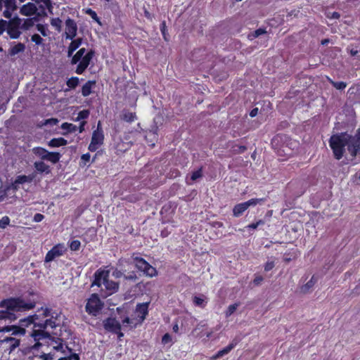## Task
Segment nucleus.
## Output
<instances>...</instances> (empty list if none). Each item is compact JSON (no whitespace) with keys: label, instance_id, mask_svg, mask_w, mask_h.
Here are the masks:
<instances>
[{"label":"nucleus","instance_id":"obj_49","mask_svg":"<svg viewBox=\"0 0 360 360\" xmlns=\"http://www.w3.org/2000/svg\"><path fill=\"white\" fill-rule=\"evenodd\" d=\"M201 176H202V170H201V169H200L193 172V174L191 175V180L195 181L198 179L200 178Z\"/></svg>","mask_w":360,"mask_h":360},{"label":"nucleus","instance_id":"obj_56","mask_svg":"<svg viewBox=\"0 0 360 360\" xmlns=\"http://www.w3.org/2000/svg\"><path fill=\"white\" fill-rule=\"evenodd\" d=\"M122 276H123L122 272L117 269H115V271H113V272L112 274V276L114 277L115 278H120Z\"/></svg>","mask_w":360,"mask_h":360},{"label":"nucleus","instance_id":"obj_23","mask_svg":"<svg viewBox=\"0 0 360 360\" xmlns=\"http://www.w3.org/2000/svg\"><path fill=\"white\" fill-rule=\"evenodd\" d=\"M95 84L96 82L94 81H88L86 82L82 88V96L84 97L89 96L91 94V89Z\"/></svg>","mask_w":360,"mask_h":360},{"label":"nucleus","instance_id":"obj_25","mask_svg":"<svg viewBox=\"0 0 360 360\" xmlns=\"http://www.w3.org/2000/svg\"><path fill=\"white\" fill-rule=\"evenodd\" d=\"M68 143V141L63 138H55L52 139L49 142V146L52 148L59 147L62 146H65Z\"/></svg>","mask_w":360,"mask_h":360},{"label":"nucleus","instance_id":"obj_30","mask_svg":"<svg viewBox=\"0 0 360 360\" xmlns=\"http://www.w3.org/2000/svg\"><path fill=\"white\" fill-rule=\"evenodd\" d=\"M34 165L35 169L39 172H41V173H42V172L49 173V165H47L42 161L35 162Z\"/></svg>","mask_w":360,"mask_h":360},{"label":"nucleus","instance_id":"obj_38","mask_svg":"<svg viewBox=\"0 0 360 360\" xmlns=\"http://www.w3.org/2000/svg\"><path fill=\"white\" fill-rule=\"evenodd\" d=\"M238 306H239V304H238V303H235V304L229 305L227 310L225 312L226 316L229 317L231 315H232L236 311Z\"/></svg>","mask_w":360,"mask_h":360},{"label":"nucleus","instance_id":"obj_2","mask_svg":"<svg viewBox=\"0 0 360 360\" xmlns=\"http://www.w3.org/2000/svg\"><path fill=\"white\" fill-rule=\"evenodd\" d=\"M35 305V302L22 297L4 300L0 302V320L15 321L18 318L15 313L27 311L34 309Z\"/></svg>","mask_w":360,"mask_h":360},{"label":"nucleus","instance_id":"obj_41","mask_svg":"<svg viewBox=\"0 0 360 360\" xmlns=\"http://www.w3.org/2000/svg\"><path fill=\"white\" fill-rule=\"evenodd\" d=\"M89 115V111L88 110H83L80 111L76 118V121L83 120L86 119Z\"/></svg>","mask_w":360,"mask_h":360},{"label":"nucleus","instance_id":"obj_40","mask_svg":"<svg viewBox=\"0 0 360 360\" xmlns=\"http://www.w3.org/2000/svg\"><path fill=\"white\" fill-rule=\"evenodd\" d=\"M266 33V30L264 29L259 28L255 31H254L252 33L250 34L248 37L250 39H253L255 38H257L259 37L262 34H264Z\"/></svg>","mask_w":360,"mask_h":360},{"label":"nucleus","instance_id":"obj_54","mask_svg":"<svg viewBox=\"0 0 360 360\" xmlns=\"http://www.w3.org/2000/svg\"><path fill=\"white\" fill-rule=\"evenodd\" d=\"M39 359L41 360H52L53 355L51 354H43L39 356Z\"/></svg>","mask_w":360,"mask_h":360},{"label":"nucleus","instance_id":"obj_44","mask_svg":"<svg viewBox=\"0 0 360 360\" xmlns=\"http://www.w3.org/2000/svg\"><path fill=\"white\" fill-rule=\"evenodd\" d=\"M31 40L32 42L35 43L37 45L41 44L43 42V39L37 34H34L32 36Z\"/></svg>","mask_w":360,"mask_h":360},{"label":"nucleus","instance_id":"obj_18","mask_svg":"<svg viewBox=\"0 0 360 360\" xmlns=\"http://www.w3.org/2000/svg\"><path fill=\"white\" fill-rule=\"evenodd\" d=\"M148 302L137 304L135 313L138 316L139 322H143L146 319V316L148 314Z\"/></svg>","mask_w":360,"mask_h":360},{"label":"nucleus","instance_id":"obj_7","mask_svg":"<svg viewBox=\"0 0 360 360\" xmlns=\"http://www.w3.org/2000/svg\"><path fill=\"white\" fill-rule=\"evenodd\" d=\"M104 141V134L101 127V123L98 122L97 129L93 131L91 143L89 146V150L91 152L96 151L103 143Z\"/></svg>","mask_w":360,"mask_h":360},{"label":"nucleus","instance_id":"obj_42","mask_svg":"<svg viewBox=\"0 0 360 360\" xmlns=\"http://www.w3.org/2000/svg\"><path fill=\"white\" fill-rule=\"evenodd\" d=\"M85 13H86L89 15H90L91 18L93 20H94L95 21H96L97 22H100L99 18L98 17L96 13L94 11H93L91 8H86L85 10Z\"/></svg>","mask_w":360,"mask_h":360},{"label":"nucleus","instance_id":"obj_29","mask_svg":"<svg viewBox=\"0 0 360 360\" xmlns=\"http://www.w3.org/2000/svg\"><path fill=\"white\" fill-rule=\"evenodd\" d=\"M86 49L84 48L80 49L72 57L71 60V63L72 65L78 63V62L81 60L82 57L85 56Z\"/></svg>","mask_w":360,"mask_h":360},{"label":"nucleus","instance_id":"obj_10","mask_svg":"<svg viewBox=\"0 0 360 360\" xmlns=\"http://www.w3.org/2000/svg\"><path fill=\"white\" fill-rule=\"evenodd\" d=\"M103 327L106 330L117 334L119 338H121L124 335L120 331L121 325L120 322L115 318H108L104 320Z\"/></svg>","mask_w":360,"mask_h":360},{"label":"nucleus","instance_id":"obj_43","mask_svg":"<svg viewBox=\"0 0 360 360\" xmlns=\"http://www.w3.org/2000/svg\"><path fill=\"white\" fill-rule=\"evenodd\" d=\"M80 245H81L80 241L78 240H75L71 241V243L70 244V248L72 251H77L79 249Z\"/></svg>","mask_w":360,"mask_h":360},{"label":"nucleus","instance_id":"obj_48","mask_svg":"<svg viewBox=\"0 0 360 360\" xmlns=\"http://www.w3.org/2000/svg\"><path fill=\"white\" fill-rule=\"evenodd\" d=\"M37 30L44 37L47 36L46 28L41 24L37 25Z\"/></svg>","mask_w":360,"mask_h":360},{"label":"nucleus","instance_id":"obj_15","mask_svg":"<svg viewBox=\"0 0 360 360\" xmlns=\"http://www.w3.org/2000/svg\"><path fill=\"white\" fill-rule=\"evenodd\" d=\"M94 54V52L93 51H90L86 53L85 56L82 57L81 60L78 62V65L75 70L77 74L81 75L84 72V70L88 68Z\"/></svg>","mask_w":360,"mask_h":360},{"label":"nucleus","instance_id":"obj_1","mask_svg":"<svg viewBox=\"0 0 360 360\" xmlns=\"http://www.w3.org/2000/svg\"><path fill=\"white\" fill-rule=\"evenodd\" d=\"M34 320V329L30 335L34 341L45 340L57 351L63 350V343L58 338V333L53 330L60 326V321L58 314L53 312L48 307H41L33 314Z\"/></svg>","mask_w":360,"mask_h":360},{"label":"nucleus","instance_id":"obj_52","mask_svg":"<svg viewBox=\"0 0 360 360\" xmlns=\"http://www.w3.org/2000/svg\"><path fill=\"white\" fill-rule=\"evenodd\" d=\"M172 341V338L169 334L166 333L163 335L162 338V342L165 345L168 344Z\"/></svg>","mask_w":360,"mask_h":360},{"label":"nucleus","instance_id":"obj_6","mask_svg":"<svg viewBox=\"0 0 360 360\" xmlns=\"http://www.w3.org/2000/svg\"><path fill=\"white\" fill-rule=\"evenodd\" d=\"M103 306V302L100 300L97 294H92L87 300L85 309L86 311L92 316H96L102 309Z\"/></svg>","mask_w":360,"mask_h":360},{"label":"nucleus","instance_id":"obj_51","mask_svg":"<svg viewBox=\"0 0 360 360\" xmlns=\"http://www.w3.org/2000/svg\"><path fill=\"white\" fill-rule=\"evenodd\" d=\"M8 22L4 20H0V35L6 30Z\"/></svg>","mask_w":360,"mask_h":360},{"label":"nucleus","instance_id":"obj_64","mask_svg":"<svg viewBox=\"0 0 360 360\" xmlns=\"http://www.w3.org/2000/svg\"><path fill=\"white\" fill-rule=\"evenodd\" d=\"M340 14H339L338 13H337V12H333V13H332L331 18H332L338 19V18H340Z\"/></svg>","mask_w":360,"mask_h":360},{"label":"nucleus","instance_id":"obj_58","mask_svg":"<svg viewBox=\"0 0 360 360\" xmlns=\"http://www.w3.org/2000/svg\"><path fill=\"white\" fill-rule=\"evenodd\" d=\"M91 155L89 153H86L82 155L81 159L84 165L89 161Z\"/></svg>","mask_w":360,"mask_h":360},{"label":"nucleus","instance_id":"obj_46","mask_svg":"<svg viewBox=\"0 0 360 360\" xmlns=\"http://www.w3.org/2000/svg\"><path fill=\"white\" fill-rule=\"evenodd\" d=\"M332 83L335 88H336L337 89H340V90H342L347 86L346 83L344 82H333Z\"/></svg>","mask_w":360,"mask_h":360},{"label":"nucleus","instance_id":"obj_24","mask_svg":"<svg viewBox=\"0 0 360 360\" xmlns=\"http://www.w3.org/2000/svg\"><path fill=\"white\" fill-rule=\"evenodd\" d=\"M141 322L139 321V319H133L127 317L122 321L123 327H129L130 328H135L138 324Z\"/></svg>","mask_w":360,"mask_h":360},{"label":"nucleus","instance_id":"obj_61","mask_svg":"<svg viewBox=\"0 0 360 360\" xmlns=\"http://www.w3.org/2000/svg\"><path fill=\"white\" fill-rule=\"evenodd\" d=\"M257 113H258V108H253V109L250 111V116L251 117H255V116L257 115Z\"/></svg>","mask_w":360,"mask_h":360},{"label":"nucleus","instance_id":"obj_4","mask_svg":"<svg viewBox=\"0 0 360 360\" xmlns=\"http://www.w3.org/2000/svg\"><path fill=\"white\" fill-rule=\"evenodd\" d=\"M349 145L350 135L347 134L333 135L329 141V146L333 150L334 157L337 160H340L343 157L346 146L349 151Z\"/></svg>","mask_w":360,"mask_h":360},{"label":"nucleus","instance_id":"obj_8","mask_svg":"<svg viewBox=\"0 0 360 360\" xmlns=\"http://www.w3.org/2000/svg\"><path fill=\"white\" fill-rule=\"evenodd\" d=\"M21 19L18 16L14 17L9 22L6 27V32L11 39H18L20 34V25Z\"/></svg>","mask_w":360,"mask_h":360},{"label":"nucleus","instance_id":"obj_36","mask_svg":"<svg viewBox=\"0 0 360 360\" xmlns=\"http://www.w3.org/2000/svg\"><path fill=\"white\" fill-rule=\"evenodd\" d=\"M264 201V198H252L246 202L245 203L247 205L248 208L250 207H255L257 204H261Z\"/></svg>","mask_w":360,"mask_h":360},{"label":"nucleus","instance_id":"obj_63","mask_svg":"<svg viewBox=\"0 0 360 360\" xmlns=\"http://www.w3.org/2000/svg\"><path fill=\"white\" fill-rule=\"evenodd\" d=\"M70 358V360L72 359H75V360H79V355L77 354H74L72 355H71L70 356H69Z\"/></svg>","mask_w":360,"mask_h":360},{"label":"nucleus","instance_id":"obj_62","mask_svg":"<svg viewBox=\"0 0 360 360\" xmlns=\"http://www.w3.org/2000/svg\"><path fill=\"white\" fill-rule=\"evenodd\" d=\"M85 124H86L85 121H82L80 122V125L79 127V133H82L84 131Z\"/></svg>","mask_w":360,"mask_h":360},{"label":"nucleus","instance_id":"obj_13","mask_svg":"<svg viewBox=\"0 0 360 360\" xmlns=\"http://www.w3.org/2000/svg\"><path fill=\"white\" fill-rule=\"evenodd\" d=\"M349 153L352 157L360 155V128L354 136H350Z\"/></svg>","mask_w":360,"mask_h":360},{"label":"nucleus","instance_id":"obj_59","mask_svg":"<svg viewBox=\"0 0 360 360\" xmlns=\"http://www.w3.org/2000/svg\"><path fill=\"white\" fill-rule=\"evenodd\" d=\"M13 11H11V10H8V9H6L4 11V16L6 18H8V19H11V17H12V12Z\"/></svg>","mask_w":360,"mask_h":360},{"label":"nucleus","instance_id":"obj_19","mask_svg":"<svg viewBox=\"0 0 360 360\" xmlns=\"http://www.w3.org/2000/svg\"><path fill=\"white\" fill-rule=\"evenodd\" d=\"M31 176L20 175L18 176L13 184V188L14 190H18L19 185L25 182H31L32 181Z\"/></svg>","mask_w":360,"mask_h":360},{"label":"nucleus","instance_id":"obj_34","mask_svg":"<svg viewBox=\"0 0 360 360\" xmlns=\"http://www.w3.org/2000/svg\"><path fill=\"white\" fill-rule=\"evenodd\" d=\"M4 6L6 7V9L11 11H15L17 9L15 0H4Z\"/></svg>","mask_w":360,"mask_h":360},{"label":"nucleus","instance_id":"obj_22","mask_svg":"<svg viewBox=\"0 0 360 360\" xmlns=\"http://www.w3.org/2000/svg\"><path fill=\"white\" fill-rule=\"evenodd\" d=\"M120 117L122 120L127 122H133L136 120V115L134 112L126 110L122 112Z\"/></svg>","mask_w":360,"mask_h":360},{"label":"nucleus","instance_id":"obj_20","mask_svg":"<svg viewBox=\"0 0 360 360\" xmlns=\"http://www.w3.org/2000/svg\"><path fill=\"white\" fill-rule=\"evenodd\" d=\"M82 39L77 38L76 39H72L71 43L70 44L68 49V56L70 57L72 56L75 51H76L79 46L82 44Z\"/></svg>","mask_w":360,"mask_h":360},{"label":"nucleus","instance_id":"obj_57","mask_svg":"<svg viewBox=\"0 0 360 360\" xmlns=\"http://www.w3.org/2000/svg\"><path fill=\"white\" fill-rule=\"evenodd\" d=\"M264 278L261 276H255V279L253 280V283L256 285H259L261 284V283L263 281Z\"/></svg>","mask_w":360,"mask_h":360},{"label":"nucleus","instance_id":"obj_14","mask_svg":"<svg viewBox=\"0 0 360 360\" xmlns=\"http://www.w3.org/2000/svg\"><path fill=\"white\" fill-rule=\"evenodd\" d=\"M77 33V25L76 22L68 18L65 20V37L66 39L72 40Z\"/></svg>","mask_w":360,"mask_h":360},{"label":"nucleus","instance_id":"obj_55","mask_svg":"<svg viewBox=\"0 0 360 360\" xmlns=\"http://www.w3.org/2000/svg\"><path fill=\"white\" fill-rule=\"evenodd\" d=\"M58 120L57 119H55V118H51V119H48L45 121L44 122V124L45 125H48V124H50V125H56L57 123H58Z\"/></svg>","mask_w":360,"mask_h":360},{"label":"nucleus","instance_id":"obj_5","mask_svg":"<svg viewBox=\"0 0 360 360\" xmlns=\"http://www.w3.org/2000/svg\"><path fill=\"white\" fill-rule=\"evenodd\" d=\"M33 325V329H34V320L33 315L28 316L26 318L20 320V326H7L0 328V333H11L12 335L15 336H23L25 334V327H29Z\"/></svg>","mask_w":360,"mask_h":360},{"label":"nucleus","instance_id":"obj_39","mask_svg":"<svg viewBox=\"0 0 360 360\" xmlns=\"http://www.w3.org/2000/svg\"><path fill=\"white\" fill-rule=\"evenodd\" d=\"M79 84L77 77H71L67 81V86L70 89H75Z\"/></svg>","mask_w":360,"mask_h":360},{"label":"nucleus","instance_id":"obj_16","mask_svg":"<svg viewBox=\"0 0 360 360\" xmlns=\"http://www.w3.org/2000/svg\"><path fill=\"white\" fill-rule=\"evenodd\" d=\"M37 7L35 4L32 2H28L24 5H22L20 8V13L22 15H25L27 17H30L34 15L37 12Z\"/></svg>","mask_w":360,"mask_h":360},{"label":"nucleus","instance_id":"obj_17","mask_svg":"<svg viewBox=\"0 0 360 360\" xmlns=\"http://www.w3.org/2000/svg\"><path fill=\"white\" fill-rule=\"evenodd\" d=\"M238 342V341L236 339L233 340L228 346H226L223 349L219 350L215 355L212 356L211 359L216 360L217 359L221 358L225 354H227L236 346Z\"/></svg>","mask_w":360,"mask_h":360},{"label":"nucleus","instance_id":"obj_3","mask_svg":"<svg viewBox=\"0 0 360 360\" xmlns=\"http://www.w3.org/2000/svg\"><path fill=\"white\" fill-rule=\"evenodd\" d=\"M96 285L103 292L104 297L111 295L119 289V283L110 278V271L99 269L94 274V280L91 286Z\"/></svg>","mask_w":360,"mask_h":360},{"label":"nucleus","instance_id":"obj_33","mask_svg":"<svg viewBox=\"0 0 360 360\" xmlns=\"http://www.w3.org/2000/svg\"><path fill=\"white\" fill-rule=\"evenodd\" d=\"M60 158V155L58 153L48 152L46 160L50 161L51 162L55 164L59 161Z\"/></svg>","mask_w":360,"mask_h":360},{"label":"nucleus","instance_id":"obj_27","mask_svg":"<svg viewBox=\"0 0 360 360\" xmlns=\"http://www.w3.org/2000/svg\"><path fill=\"white\" fill-rule=\"evenodd\" d=\"M131 147V143L129 142H123L120 141L116 145V150L118 153H123L125 151L128 150Z\"/></svg>","mask_w":360,"mask_h":360},{"label":"nucleus","instance_id":"obj_9","mask_svg":"<svg viewBox=\"0 0 360 360\" xmlns=\"http://www.w3.org/2000/svg\"><path fill=\"white\" fill-rule=\"evenodd\" d=\"M134 262L136 268L143 271L146 276H154L157 274L155 268L152 266L144 259L141 257H135Z\"/></svg>","mask_w":360,"mask_h":360},{"label":"nucleus","instance_id":"obj_47","mask_svg":"<svg viewBox=\"0 0 360 360\" xmlns=\"http://www.w3.org/2000/svg\"><path fill=\"white\" fill-rule=\"evenodd\" d=\"M264 220H259L257 221L256 223H252V224H249L247 228L248 229H257V227H259V226L261 225H264Z\"/></svg>","mask_w":360,"mask_h":360},{"label":"nucleus","instance_id":"obj_21","mask_svg":"<svg viewBox=\"0 0 360 360\" xmlns=\"http://www.w3.org/2000/svg\"><path fill=\"white\" fill-rule=\"evenodd\" d=\"M247 205L244 202L237 204L233 209V214L236 217H238L248 210Z\"/></svg>","mask_w":360,"mask_h":360},{"label":"nucleus","instance_id":"obj_31","mask_svg":"<svg viewBox=\"0 0 360 360\" xmlns=\"http://www.w3.org/2000/svg\"><path fill=\"white\" fill-rule=\"evenodd\" d=\"M38 20V18L37 17H34V18H27L24 20L22 26H21V28L25 30H29L30 27H32L34 24V22L37 21Z\"/></svg>","mask_w":360,"mask_h":360},{"label":"nucleus","instance_id":"obj_28","mask_svg":"<svg viewBox=\"0 0 360 360\" xmlns=\"http://www.w3.org/2000/svg\"><path fill=\"white\" fill-rule=\"evenodd\" d=\"M25 46L22 43H18L10 49L9 53L11 56H15L20 52L25 51Z\"/></svg>","mask_w":360,"mask_h":360},{"label":"nucleus","instance_id":"obj_45","mask_svg":"<svg viewBox=\"0 0 360 360\" xmlns=\"http://www.w3.org/2000/svg\"><path fill=\"white\" fill-rule=\"evenodd\" d=\"M10 223V219L8 217H4L0 219V228L4 229L6 228Z\"/></svg>","mask_w":360,"mask_h":360},{"label":"nucleus","instance_id":"obj_37","mask_svg":"<svg viewBox=\"0 0 360 360\" xmlns=\"http://www.w3.org/2000/svg\"><path fill=\"white\" fill-rule=\"evenodd\" d=\"M51 25L55 27L57 31L60 32L61 30L62 20L59 18H52L51 20Z\"/></svg>","mask_w":360,"mask_h":360},{"label":"nucleus","instance_id":"obj_35","mask_svg":"<svg viewBox=\"0 0 360 360\" xmlns=\"http://www.w3.org/2000/svg\"><path fill=\"white\" fill-rule=\"evenodd\" d=\"M61 129L68 132H75L77 131V127L73 124L64 122L61 125Z\"/></svg>","mask_w":360,"mask_h":360},{"label":"nucleus","instance_id":"obj_60","mask_svg":"<svg viewBox=\"0 0 360 360\" xmlns=\"http://www.w3.org/2000/svg\"><path fill=\"white\" fill-rule=\"evenodd\" d=\"M314 284V282L313 281V278L309 281H308L306 285H304V288H303V290L305 291L306 290H308L309 288H310L311 287H312Z\"/></svg>","mask_w":360,"mask_h":360},{"label":"nucleus","instance_id":"obj_26","mask_svg":"<svg viewBox=\"0 0 360 360\" xmlns=\"http://www.w3.org/2000/svg\"><path fill=\"white\" fill-rule=\"evenodd\" d=\"M193 304L199 307L204 308L207 304V300L205 295L201 296H194L193 297Z\"/></svg>","mask_w":360,"mask_h":360},{"label":"nucleus","instance_id":"obj_11","mask_svg":"<svg viewBox=\"0 0 360 360\" xmlns=\"http://www.w3.org/2000/svg\"><path fill=\"white\" fill-rule=\"evenodd\" d=\"M67 250L63 243H58L54 245L46 255L45 262H50L57 257L62 256Z\"/></svg>","mask_w":360,"mask_h":360},{"label":"nucleus","instance_id":"obj_32","mask_svg":"<svg viewBox=\"0 0 360 360\" xmlns=\"http://www.w3.org/2000/svg\"><path fill=\"white\" fill-rule=\"evenodd\" d=\"M33 153L40 157L42 160H46V155L48 154V150L41 147H35L32 149Z\"/></svg>","mask_w":360,"mask_h":360},{"label":"nucleus","instance_id":"obj_12","mask_svg":"<svg viewBox=\"0 0 360 360\" xmlns=\"http://www.w3.org/2000/svg\"><path fill=\"white\" fill-rule=\"evenodd\" d=\"M20 345V340L15 337H6L0 340V346L4 350L11 353Z\"/></svg>","mask_w":360,"mask_h":360},{"label":"nucleus","instance_id":"obj_53","mask_svg":"<svg viewBox=\"0 0 360 360\" xmlns=\"http://www.w3.org/2000/svg\"><path fill=\"white\" fill-rule=\"evenodd\" d=\"M44 218V216L40 213L35 214L33 218L34 222H40Z\"/></svg>","mask_w":360,"mask_h":360},{"label":"nucleus","instance_id":"obj_50","mask_svg":"<svg viewBox=\"0 0 360 360\" xmlns=\"http://www.w3.org/2000/svg\"><path fill=\"white\" fill-rule=\"evenodd\" d=\"M275 266L274 261H268L264 265V270L269 271L271 270Z\"/></svg>","mask_w":360,"mask_h":360}]
</instances>
